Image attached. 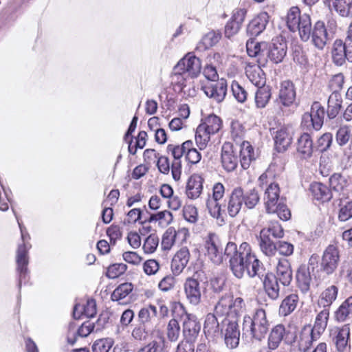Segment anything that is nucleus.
Instances as JSON below:
<instances>
[{
    "instance_id": "obj_1",
    "label": "nucleus",
    "mask_w": 352,
    "mask_h": 352,
    "mask_svg": "<svg viewBox=\"0 0 352 352\" xmlns=\"http://www.w3.org/2000/svg\"><path fill=\"white\" fill-rule=\"evenodd\" d=\"M236 244L228 242L225 248L224 255L229 258V267L233 275L237 278H242L246 272L250 278L264 276L263 264L256 256L245 257L235 255Z\"/></svg>"
},
{
    "instance_id": "obj_2",
    "label": "nucleus",
    "mask_w": 352,
    "mask_h": 352,
    "mask_svg": "<svg viewBox=\"0 0 352 352\" xmlns=\"http://www.w3.org/2000/svg\"><path fill=\"white\" fill-rule=\"evenodd\" d=\"M12 210L16 218L21 234V239L23 241V243L19 245L18 246L16 256V272L19 276L18 287L20 289L23 282L25 283L28 281V250L31 248V245L29 243L28 241L30 239V236L28 234L25 227L23 226V224L19 221L14 210Z\"/></svg>"
},
{
    "instance_id": "obj_3",
    "label": "nucleus",
    "mask_w": 352,
    "mask_h": 352,
    "mask_svg": "<svg viewBox=\"0 0 352 352\" xmlns=\"http://www.w3.org/2000/svg\"><path fill=\"white\" fill-rule=\"evenodd\" d=\"M270 325L265 311L258 309L252 316L246 315L243 317L242 331L244 334L249 333L252 338L261 341L267 333Z\"/></svg>"
},
{
    "instance_id": "obj_4",
    "label": "nucleus",
    "mask_w": 352,
    "mask_h": 352,
    "mask_svg": "<svg viewBox=\"0 0 352 352\" xmlns=\"http://www.w3.org/2000/svg\"><path fill=\"white\" fill-rule=\"evenodd\" d=\"M201 70V60L192 52H188L174 67L173 77L176 78L177 83L183 86L188 78H197Z\"/></svg>"
},
{
    "instance_id": "obj_5",
    "label": "nucleus",
    "mask_w": 352,
    "mask_h": 352,
    "mask_svg": "<svg viewBox=\"0 0 352 352\" xmlns=\"http://www.w3.org/2000/svg\"><path fill=\"white\" fill-rule=\"evenodd\" d=\"M287 25L292 32H298L300 39L307 41L312 30L311 17L308 14H301L298 7L289 9L287 16Z\"/></svg>"
},
{
    "instance_id": "obj_6",
    "label": "nucleus",
    "mask_w": 352,
    "mask_h": 352,
    "mask_svg": "<svg viewBox=\"0 0 352 352\" xmlns=\"http://www.w3.org/2000/svg\"><path fill=\"white\" fill-rule=\"evenodd\" d=\"M329 315V309L323 307L316 316L314 327L309 326L302 329L300 336V346L303 351L308 349L312 342L318 339L320 333L324 331Z\"/></svg>"
},
{
    "instance_id": "obj_7",
    "label": "nucleus",
    "mask_w": 352,
    "mask_h": 352,
    "mask_svg": "<svg viewBox=\"0 0 352 352\" xmlns=\"http://www.w3.org/2000/svg\"><path fill=\"white\" fill-rule=\"evenodd\" d=\"M222 126V121L216 115L210 114L197 126L195 133V142L200 150L206 148L210 135L217 133Z\"/></svg>"
},
{
    "instance_id": "obj_8",
    "label": "nucleus",
    "mask_w": 352,
    "mask_h": 352,
    "mask_svg": "<svg viewBox=\"0 0 352 352\" xmlns=\"http://www.w3.org/2000/svg\"><path fill=\"white\" fill-rule=\"evenodd\" d=\"M245 310V303L241 297L233 299L230 295L222 296L215 306L217 315L229 318L230 320H237L239 315Z\"/></svg>"
},
{
    "instance_id": "obj_9",
    "label": "nucleus",
    "mask_w": 352,
    "mask_h": 352,
    "mask_svg": "<svg viewBox=\"0 0 352 352\" xmlns=\"http://www.w3.org/2000/svg\"><path fill=\"white\" fill-rule=\"evenodd\" d=\"M337 23L334 19L329 20L326 25L320 20L316 21L311 33V43L318 50H323L336 32Z\"/></svg>"
},
{
    "instance_id": "obj_10",
    "label": "nucleus",
    "mask_w": 352,
    "mask_h": 352,
    "mask_svg": "<svg viewBox=\"0 0 352 352\" xmlns=\"http://www.w3.org/2000/svg\"><path fill=\"white\" fill-rule=\"evenodd\" d=\"M296 89L294 82L287 80L280 85L278 98L275 102L283 111L287 108L296 105Z\"/></svg>"
},
{
    "instance_id": "obj_11",
    "label": "nucleus",
    "mask_w": 352,
    "mask_h": 352,
    "mask_svg": "<svg viewBox=\"0 0 352 352\" xmlns=\"http://www.w3.org/2000/svg\"><path fill=\"white\" fill-rule=\"evenodd\" d=\"M221 335L223 334L228 348L235 349L239 344L240 331L237 320L224 318L221 321Z\"/></svg>"
},
{
    "instance_id": "obj_12",
    "label": "nucleus",
    "mask_w": 352,
    "mask_h": 352,
    "mask_svg": "<svg viewBox=\"0 0 352 352\" xmlns=\"http://www.w3.org/2000/svg\"><path fill=\"white\" fill-rule=\"evenodd\" d=\"M340 263L338 248L333 245H329L324 250L321 262L320 270L327 275L332 274L338 268Z\"/></svg>"
},
{
    "instance_id": "obj_13",
    "label": "nucleus",
    "mask_w": 352,
    "mask_h": 352,
    "mask_svg": "<svg viewBox=\"0 0 352 352\" xmlns=\"http://www.w3.org/2000/svg\"><path fill=\"white\" fill-rule=\"evenodd\" d=\"M199 273L196 272L191 277L186 279L184 284V292L189 302L197 305L201 302L203 287L199 281Z\"/></svg>"
},
{
    "instance_id": "obj_14",
    "label": "nucleus",
    "mask_w": 352,
    "mask_h": 352,
    "mask_svg": "<svg viewBox=\"0 0 352 352\" xmlns=\"http://www.w3.org/2000/svg\"><path fill=\"white\" fill-rule=\"evenodd\" d=\"M205 94L217 103L221 102L226 98L228 85L224 78L215 82H208L202 87Z\"/></svg>"
},
{
    "instance_id": "obj_15",
    "label": "nucleus",
    "mask_w": 352,
    "mask_h": 352,
    "mask_svg": "<svg viewBox=\"0 0 352 352\" xmlns=\"http://www.w3.org/2000/svg\"><path fill=\"white\" fill-rule=\"evenodd\" d=\"M331 58L333 63L337 66H342L346 60L352 62V51L346 45V40L336 39L332 46Z\"/></svg>"
},
{
    "instance_id": "obj_16",
    "label": "nucleus",
    "mask_w": 352,
    "mask_h": 352,
    "mask_svg": "<svg viewBox=\"0 0 352 352\" xmlns=\"http://www.w3.org/2000/svg\"><path fill=\"white\" fill-rule=\"evenodd\" d=\"M287 43L282 36L272 40L267 52V57L275 64L281 63L287 54Z\"/></svg>"
},
{
    "instance_id": "obj_17",
    "label": "nucleus",
    "mask_w": 352,
    "mask_h": 352,
    "mask_svg": "<svg viewBox=\"0 0 352 352\" xmlns=\"http://www.w3.org/2000/svg\"><path fill=\"white\" fill-rule=\"evenodd\" d=\"M95 324L90 321L83 322L80 327H77L75 322H70L68 326L67 340L68 344L74 345L78 337L85 338L88 336L95 328Z\"/></svg>"
},
{
    "instance_id": "obj_18",
    "label": "nucleus",
    "mask_w": 352,
    "mask_h": 352,
    "mask_svg": "<svg viewBox=\"0 0 352 352\" xmlns=\"http://www.w3.org/2000/svg\"><path fill=\"white\" fill-rule=\"evenodd\" d=\"M205 247L210 260L216 265L223 262V256L220 241L214 233H209L206 241Z\"/></svg>"
},
{
    "instance_id": "obj_19",
    "label": "nucleus",
    "mask_w": 352,
    "mask_h": 352,
    "mask_svg": "<svg viewBox=\"0 0 352 352\" xmlns=\"http://www.w3.org/2000/svg\"><path fill=\"white\" fill-rule=\"evenodd\" d=\"M325 111L318 102H314L311 107L309 113H305L302 116V123L311 122V126L316 131L320 130L324 122Z\"/></svg>"
},
{
    "instance_id": "obj_20",
    "label": "nucleus",
    "mask_w": 352,
    "mask_h": 352,
    "mask_svg": "<svg viewBox=\"0 0 352 352\" xmlns=\"http://www.w3.org/2000/svg\"><path fill=\"white\" fill-rule=\"evenodd\" d=\"M270 16L265 12H262L254 17L248 24L246 32L251 37L261 34L269 23Z\"/></svg>"
},
{
    "instance_id": "obj_21",
    "label": "nucleus",
    "mask_w": 352,
    "mask_h": 352,
    "mask_svg": "<svg viewBox=\"0 0 352 352\" xmlns=\"http://www.w3.org/2000/svg\"><path fill=\"white\" fill-rule=\"evenodd\" d=\"M243 188L236 187L229 195L227 210L231 217H235L240 212L243 204Z\"/></svg>"
},
{
    "instance_id": "obj_22",
    "label": "nucleus",
    "mask_w": 352,
    "mask_h": 352,
    "mask_svg": "<svg viewBox=\"0 0 352 352\" xmlns=\"http://www.w3.org/2000/svg\"><path fill=\"white\" fill-rule=\"evenodd\" d=\"M221 164L227 172H232L238 165V157L234 151L233 146L228 142L224 143L221 149Z\"/></svg>"
},
{
    "instance_id": "obj_23",
    "label": "nucleus",
    "mask_w": 352,
    "mask_h": 352,
    "mask_svg": "<svg viewBox=\"0 0 352 352\" xmlns=\"http://www.w3.org/2000/svg\"><path fill=\"white\" fill-rule=\"evenodd\" d=\"M275 277L284 286H289L292 280V270L290 262L285 258H279L276 264Z\"/></svg>"
},
{
    "instance_id": "obj_24",
    "label": "nucleus",
    "mask_w": 352,
    "mask_h": 352,
    "mask_svg": "<svg viewBox=\"0 0 352 352\" xmlns=\"http://www.w3.org/2000/svg\"><path fill=\"white\" fill-rule=\"evenodd\" d=\"M201 329L200 323L195 316L186 314L183 320V334L185 340L195 342Z\"/></svg>"
},
{
    "instance_id": "obj_25",
    "label": "nucleus",
    "mask_w": 352,
    "mask_h": 352,
    "mask_svg": "<svg viewBox=\"0 0 352 352\" xmlns=\"http://www.w3.org/2000/svg\"><path fill=\"white\" fill-rule=\"evenodd\" d=\"M157 307L155 305H149L142 307L138 313V321L140 324H144L151 329L157 327Z\"/></svg>"
},
{
    "instance_id": "obj_26",
    "label": "nucleus",
    "mask_w": 352,
    "mask_h": 352,
    "mask_svg": "<svg viewBox=\"0 0 352 352\" xmlns=\"http://www.w3.org/2000/svg\"><path fill=\"white\" fill-rule=\"evenodd\" d=\"M190 258V252L187 248H182L176 252L171 261V270L174 275L180 274L186 267Z\"/></svg>"
},
{
    "instance_id": "obj_27",
    "label": "nucleus",
    "mask_w": 352,
    "mask_h": 352,
    "mask_svg": "<svg viewBox=\"0 0 352 352\" xmlns=\"http://www.w3.org/2000/svg\"><path fill=\"white\" fill-rule=\"evenodd\" d=\"M325 6L333 9L342 17H352V0H323Z\"/></svg>"
},
{
    "instance_id": "obj_28",
    "label": "nucleus",
    "mask_w": 352,
    "mask_h": 352,
    "mask_svg": "<svg viewBox=\"0 0 352 352\" xmlns=\"http://www.w3.org/2000/svg\"><path fill=\"white\" fill-rule=\"evenodd\" d=\"M204 179L198 174L191 175L187 182L186 194L188 198L196 199L199 197L203 190Z\"/></svg>"
},
{
    "instance_id": "obj_29",
    "label": "nucleus",
    "mask_w": 352,
    "mask_h": 352,
    "mask_svg": "<svg viewBox=\"0 0 352 352\" xmlns=\"http://www.w3.org/2000/svg\"><path fill=\"white\" fill-rule=\"evenodd\" d=\"M263 199L266 210H274V204L283 200L280 198V188L277 183L271 182L269 184L265 190Z\"/></svg>"
},
{
    "instance_id": "obj_30",
    "label": "nucleus",
    "mask_w": 352,
    "mask_h": 352,
    "mask_svg": "<svg viewBox=\"0 0 352 352\" xmlns=\"http://www.w3.org/2000/svg\"><path fill=\"white\" fill-rule=\"evenodd\" d=\"M311 272V271L309 270V267H306L305 264L300 265L296 271V279L297 287L303 294H306L310 289L312 280Z\"/></svg>"
},
{
    "instance_id": "obj_31",
    "label": "nucleus",
    "mask_w": 352,
    "mask_h": 352,
    "mask_svg": "<svg viewBox=\"0 0 352 352\" xmlns=\"http://www.w3.org/2000/svg\"><path fill=\"white\" fill-rule=\"evenodd\" d=\"M292 135L289 129L286 126H281L278 129L274 135L275 148L279 153L287 150L292 143Z\"/></svg>"
},
{
    "instance_id": "obj_32",
    "label": "nucleus",
    "mask_w": 352,
    "mask_h": 352,
    "mask_svg": "<svg viewBox=\"0 0 352 352\" xmlns=\"http://www.w3.org/2000/svg\"><path fill=\"white\" fill-rule=\"evenodd\" d=\"M219 321L213 314H208L206 316L204 324V331L208 338L214 339L221 336Z\"/></svg>"
},
{
    "instance_id": "obj_33",
    "label": "nucleus",
    "mask_w": 352,
    "mask_h": 352,
    "mask_svg": "<svg viewBox=\"0 0 352 352\" xmlns=\"http://www.w3.org/2000/svg\"><path fill=\"white\" fill-rule=\"evenodd\" d=\"M245 74L250 81L256 87L265 86V74L258 65H248L245 68Z\"/></svg>"
},
{
    "instance_id": "obj_34",
    "label": "nucleus",
    "mask_w": 352,
    "mask_h": 352,
    "mask_svg": "<svg viewBox=\"0 0 352 352\" xmlns=\"http://www.w3.org/2000/svg\"><path fill=\"white\" fill-rule=\"evenodd\" d=\"M256 155L252 146L249 142L243 141L240 144V162L243 169L250 167L252 162L256 160Z\"/></svg>"
},
{
    "instance_id": "obj_35",
    "label": "nucleus",
    "mask_w": 352,
    "mask_h": 352,
    "mask_svg": "<svg viewBox=\"0 0 352 352\" xmlns=\"http://www.w3.org/2000/svg\"><path fill=\"white\" fill-rule=\"evenodd\" d=\"M278 280L273 274H267L263 280V287L265 292L270 298L274 300L278 298L280 293V287Z\"/></svg>"
},
{
    "instance_id": "obj_36",
    "label": "nucleus",
    "mask_w": 352,
    "mask_h": 352,
    "mask_svg": "<svg viewBox=\"0 0 352 352\" xmlns=\"http://www.w3.org/2000/svg\"><path fill=\"white\" fill-rule=\"evenodd\" d=\"M310 191L315 199L322 202L329 201L332 197L331 190L322 183L315 182L311 184Z\"/></svg>"
},
{
    "instance_id": "obj_37",
    "label": "nucleus",
    "mask_w": 352,
    "mask_h": 352,
    "mask_svg": "<svg viewBox=\"0 0 352 352\" xmlns=\"http://www.w3.org/2000/svg\"><path fill=\"white\" fill-rule=\"evenodd\" d=\"M221 33L219 30H210L204 35L197 46V50H205L215 45L221 39Z\"/></svg>"
},
{
    "instance_id": "obj_38",
    "label": "nucleus",
    "mask_w": 352,
    "mask_h": 352,
    "mask_svg": "<svg viewBox=\"0 0 352 352\" xmlns=\"http://www.w3.org/2000/svg\"><path fill=\"white\" fill-rule=\"evenodd\" d=\"M267 231H261L258 237V245L261 252L267 256H272L276 252V243H274L270 237L265 235Z\"/></svg>"
},
{
    "instance_id": "obj_39",
    "label": "nucleus",
    "mask_w": 352,
    "mask_h": 352,
    "mask_svg": "<svg viewBox=\"0 0 352 352\" xmlns=\"http://www.w3.org/2000/svg\"><path fill=\"white\" fill-rule=\"evenodd\" d=\"M297 151L304 158L310 157L313 153V141L309 134L304 133L298 140Z\"/></svg>"
},
{
    "instance_id": "obj_40",
    "label": "nucleus",
    "mask_w": 352,
    "mask_h": 352,
    "mask_svg": "<svg viewBox=\"0 0 352 352\" xmlns=\"http://www.w3.org/2000/svg\"><path fill=\"white\" fill-rule=\"evenodd\" d=\"M173 217L170 211L166 210L158 212L155 214H151L148 219H145L141 222L142 224L151 222H158L162 227L168 226L173 221Z\"/></svg>"
},
{
    "instance_id": "obj_41",
    "label": "nucleus",
    "mask_w": 352,
    "mask_h": 352,
    "mask_svg": "<svg viewBox=\"0 0 352 352\" xmlns=\"http://www.w3.org/2000/svg\"><path fill=\"white\" fill-rule=\"evenodd\" d=\"M299 298L296 294H291L285 297L279 307V314L286 316L292 313L296 308Z\"/></svg>"
},
{
    "instance_id": "obj_42",
    "label": "nucleus",
    "mask_w": 352,
    "mask_h": 352,
    "mask_svg": "<svg viewBox=\"0 0 352 352\" xmlns=\"http://www.w3.org/2000/svg\"><path fill=\"white\" fill-rule=\"evenodd\" d=\"M285 333V328L283 324H277L272 328L268 338L269 348L273 350L277 349Z\"/></svg>"
},
{
    "instance_id": "obj_43",
    "label": "nucleus",
    "mask_w": 352,
    "mask_h": 352,
    "mask_svg": "<svg viewBox=\"0 0 352 352\" xmlns=\"http://www.w3.org/2000/svg\"><path fill=\"white\" fill-rule=\"evenodd\" d=\"M338 289L335 285H331L326 288L320 294L318 303L323 307H328L336 300Z\"/></svg>"
},
{
    "instance_id": "obj_44",
    "label": "nucleus",
    "mask_w": 352,
    "mask_h": 352,
    "mask_svg": "<svg viewBox=\"0 0 352 352\" xmlns=\"http://www.w3.org/2000/svg\"><path fill=\"white\" fill-rule=\"evenodd\" d=\"M271 96V89L269 86L258 87L254 98L256 107L259 109L265 108L269 102Z\"/></svg>"
},
{
    "instance_id": "obj_45",
    "label": "nucleus",
    "mask_w": 352,
    "mask_h": 352,
    "mask_svg": "<svg viewBox=\"0 0 352 352\" xmlns=\"http://www.w3.org/2000/svg\"><path fill=\"white\" fill-rule=\"evenodd\" d=\"M157 331L160 330L151 329L148 327H146L144 324H140L133 329L131 335L135 340L139 341L145 340L148 335H153L157 339Z\"/></svg>"
},
{
    "instance_id": "obj_46",
    "label": "nucleus",
    "mask_w": 352,
    "mask_h": 352,
    "mask_svg": "<svg viewBox=\"0 0 352 352\" xmlns=\"http://www.w3.org/2000/svg\"><path fill=\"white\" fill-rule=\"evenodd\" d=\"M267 44L265 42H256L250 38L246 43L248 54L252 57H256L264 55V50L267 49Z\"/></svg>"
},
{
    "instance_id": "obj_47",
    "label": "nucleus",
    "mask_w": 352,
    "mask_h": 352,
    "mask_svg": "<svg viewBox=\"0 0 352 352\" xmlns=\"http://www.w3.org/2000/svg\"><path fill=\"white\" fill-rule=\"evenodd\" d=\"M164 343V338L160 331H157V339L153 340L147 345L141 348L138 352H162Z\"/></svg>"
},
{
    "instance_id": "obj_48",
    "label": "nucleus",
    "mask_w": 352,
    "mask_h": 352,
    "mask_svg": "<svg viewBox=\"0 0 352 352\" xmlns=\"http://www.w3.org/2000/svg\"><path fill=\"white\" fill-rule=\"evenodd\" d=\"M352 138V128L347 125L340 126L336 134L337 144L343 146L346 145Z\"/></svg>"
},
{
    "instance_id": "obj_49",
    "label": "nucleus",
    "mask_w": 352,
    "mask_h": 352,
    "mask_svg": "<svg viewBox=\"0 0 352 352\" xmlns=\"http://www.w3.org/2000/svg\"><path fill=\"white\" fill-rule=\"evenodd\" d=\"M243 197L244 199L243 204L249 209L254 208L260 200V195L255 188L245 190L243 189Z\"/></svg>"
},
{
    "instance_id": "obj_50",
    "label": "nucleus",
    "mask_w": 352,
    "mask_h": 352,
    "mask_svg": "<svg viewBox=\"0 0 352 352\" xmlns=\"http://www.w3.org/2000/svg\"><path fill=\"white\" fill-rule=\"evenodd\" d=\"M352 314V296L346 299L336 311L337 320L343 322Z\"/></svg>"
},
{
    "instance_id": "obj_51",
    "label": "nucleus",
    "mask_w": 352,
    "mask_h": 352,
    "mask_svg": "<svg viewBox=\"0 0 352 352\" xmlns=\"http://www.w3.org/2000/svg\"><path fill=\"white\" fill-rule=\"evenodd\" d=\"M133 289L131 283L120 284L111 294V298L113 301H119L125 298Z\"/></svg>"
},
{
    "instance_id": "obj_52",
    "label": "nucleus",
    "mask_w": 352,
    "mask_h": 352,
    "mask_svg": "<svg viewBox=\"0 0 352 352\" xmlns=\"http://www.w3.org/2000/svg\"><path fill=\"white\" fill-rule=\"evenodd\" d=\"M349 338V328L343 327L341 329L335 339V344L338 351H344L348 346V339Z\"/></svg>"
},
{
    "instance_id": "obj_53",
    "label": "nucleus",
    "mask_w": 352,
    "mask_h": 352,
    "mask_svg": "<svg viewBox=\"0 0 352 352\" xmlns=\"http://www.w3.org/2000/svg\"><path fill=\"white\" fill-rule=\"evenodd\" d=\"M192 142L190 140H188L184 142L182 145L175 146L173 144H169L167 146V150L170 151L173 157H174V161L180 160L181 157L184 154H186V150L190 148V146H192Z\"/></svg>"
},
{
    "instance_id": "obj_54",
    "label": "nucleus",
    "mask_w": 352,
    "mask_h": 352,
    "mask_svg": "<svg viewBox=\"0 0 352 352\" xmlns=\"http://www.w3.org/2000/svg\"><path fill=\"white\" fill-rule=\"evenodd\" d=\"M166 336L170 342H176L180 335V326L175 318L169 320L166 326Z\"/></svg>"
},
{
    "instance_id": "obj_55",
    "label": "nucleus",
    "mask_w": 352,
    "mask_h": 352,
    "mask_svg": "<svg viewBox=\"0 0 352 352\" xmlns=\"http://www.w3.org/2000/svg\"><path fill=\"white\" fill-rule=\"evenodd\" d=\"M274 210H266L268 213H275L283 221H287L291 217V212L283 200L280 201L277 204H274Z\"/></svg>"
},
{
    "instance_id": "obj_56",
    "label": "nucleus",
    "mask_w": 352,
    "mask_h": 352,
    "mask_svg": "<svg viewBox=\"0 0 352 352\" xmlns=\"http://www.w3.org/2000/svg\"><path fill=\"white\" fill-rule=\"evenodd\" d=\"M113 340L111 338H102L96 340L92 345L93 352H109L113 346Z\"/></svg>"
},
{
    "instance_id": "obj_57",
    "label": "nucleus",
    "mask_w": 352,
    "mask_h": 352,
    "mask_svg": "<svg viewBox=\"0 0 352 352\" xmlns=\"http://www.w3.org/2000/svg\"><path fill=\"white\" fill-rule=\"evenodd\" d=\"M331 188L336 191H342L346 186L347 182L346 179L340 173H334L329 178Z\"/></svg>"
},
{
    "instance_id": "obj_58",
    "label": "nucleus",
    "mask_w": 352,
    "mask_h": 352,
    "mask_svg": "<svg viewBox=\"0 0 352 352\" xmlns=\"http://www.w3.org/2000/svg\"><path fill=\"white\" fill-rule=\"evenodd\" d=\"M127 270V265L124 263H115L110 265L107 272V276L114 279L122 275Z\"/></svg>"
},
{
    "instance_id": "obj_59",
    "label": "nucleus",
    "mask_w": 352,
    "mask_h": 352,
    "mask_svg": "<svg viewBox=\"0 0 352 352\" xmlns=\"http://www.w3.org/2000/svg\"><path fill=\"white\" fill-rule=\"evenodd\" d=\"M231 89L234 97L239 102L243 103L247 100L248 92L238 82L234 80Z\"/></svg>"
},
{
    "instance_id": "obj_60",
    "label": "nucleus",
    "mask_w": 352,
    "mask_h": 352,
    "mask_svg": "<svg viewBox=\"0 0 352 352\" xmlns=\"http://www.w3.org/2000/svg\"><path fill=\"white\" fill-rule=\"evenodd\" d=\"M158 243V236L155 234H151L145 239L142 248L145 253L151 254L155 251Z\"/></svg>"
},
{
    "instance_id": "obj_61",
    "label": "nucleus",
    "mask_w": 352,
    "mask_h": 352,
    "mask_svg": "<svg viewBox=\"0 0 352 352\" xmlns=\"http://www.w3.org/2000/svg\"><path fill=\"white\" fill-rule=\"evenodd\" d=\"M230 129L232 139L236 143L241 141L245 133L243 125L238 120H233L230 124Z\"/></svg>"
},
{
    "instance_id": "obj_62",
    "label": "nucleus",
    "mask_w": 352,
    "mask_h": 352,
    "mask_svg": "<svg viewBox=\"0 0 352 352\" xmlns=\"http://www.w3.org/2000/svg\"><path fill=\"white\" fill-rule=\"evenodd\" d=\"M344 82V75L341 73L334 75L329 82V88L332 92H340Z\"/></svg>"
},
{
    "instance_id": "obj_63",
    "label": "nucleus",
    "mask_w": 352,
    "mask_h": 352,
    "mask_svg": "<svg viewBox=\"0 0 352 352\" xmlns=\"http://www.w3.org/2000/svg\"><path fill=\"white\" fill-rule=\"evenodd\" d=\"M261 231H267L265 235H267L269 237L272 236L274 238H282L284 236L283 229L278 223H272L267 228H263Z\"/></svg>"
},
{
    "instance_id": "obj_64",
    "label": "nucleus",
    "mask_w": 352,
    "mask_h": 352,
    "mask_svg": "<svg viewBox=\"0 0 352 352\" xmlns=\"http://www.w3.org/2000/svg\"><path fill=\"white\" fill-rule=\"evenodd\" d=\"M333 135L331 133H325L321 135L317 141L318 148L321 151L324 152L327 151L332 143Z\"/></svg>"
}]
</instances>
